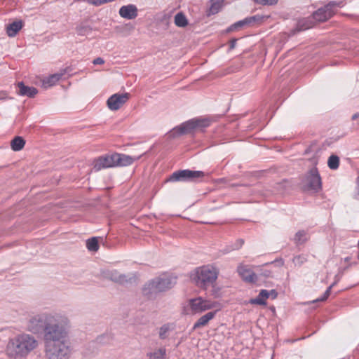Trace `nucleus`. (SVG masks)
<instances>
[{
    "label": "nucleus",
    "mask_w": 359,
    "mask_h": 359,
    "mask_svg": "<svg viewBox=\"0 0 359 359\" xmlns=\"http://www.w3.org/2000/svg\"><path fill=\"white\" fill-rule=\"evenodd\" d=\"M38 345V341L34 336L22 333L8 340L6 352L11 358L25 359L37 348Z\"/></svg>",
    "instance_id": "obj_1"
},
{
    "label": "nucleus",
    "mask_w": 359,
    "mask_h": 359,
    "mask_svg": "<svg viewBox=\"0 0 359 359\" xmlns=\"http://www.w3.org/2000/svg\"><path fill=\"white\" fill-rule=\"evenodd\" d=\"M69 320L65 316L54 313L43 331L44 344L65 342L68 334Z\"/></svg>",
    "instance_id": "obj_2"
},
{
    "label": "nucleus",
    "mask_w": 359,
    "mask_h": 359,
    "mask_svg": "<svg viewBox=\"0 0 359 359\" xmlns=\"http://www.w3.org/2000/svg\"><path fill=\"white\" fill-rule=\"evenodd\" d=\"M218 274L219 270L215 266L205 265L192 271L190 278L196 285L206 289L216 281Z\"/></svg>",
    "instance_id": "obj_3"
},
{
    "label": "nucleus",
    "mask_w": 359,
    "mask_h": 359,
    "mask_svg": "<svg viewBox=\"0 0 359 359\" xmlns=\"http://www.w3.org/2000/svg\"><path fill=\"white\" fill-rule=\"evenodd\" d=\"M176 284V278L170 275H162L149 281L143 287V293L147 296L165 291Z\"/></svg>",
    "instance_id": "obj_4"
},
{
    "label": "nucleus",
    "mask_w": 359,
    "mask_h": 359,
    "mask_svg": "<svg viewBox=\"0 0 359 359\" xmlns=\"http://www.w3.org/2000/svg\"><path fill=\"white\" fill-rule=\"evenodd\" d=\"M212 121L210 117H198L190 119L180 126L173 128L170 132V136L175 137L177 136L191 133L196 129H203L208 127Z\"/></svg>",
    "instance_id": "obj_5"
},
{
    "label": "nucleus",
    "mask_w": 359,
    "mask_h": 359,
    "mask_svg": "<svg viewBox=\"0 0 359 359\" xmlns=\"http://www.w3.org/2000/svg\"><path fill=\"white\" fill-rule=\"evenodd\" d=\"M69 353V346L66 341L45 344V356L47 359H67Z\"/></svg>",
    "instance_id": "obj_6"
},
{
    "label": "nucleus",
    "mask_w": 359,
    "mask_h": 359,
    "mask_svg": "<svg viewBox=\"0 0 359 359\" xmlns=\"http://www.w3.org/2000/svg\"><path fill=\"white\" fill-rule=\"evenodd\" d=\"M53 315L54 313H42L31 316L27 322V330L34 334L44 331L46 325L51 322Z\"/></svg>",
    "instance_id": "obj_7"
},
{
    "label": "nucleus",
    "mask_w": 359,
    "mask_h": 359,
    "mask_svg": "<svg viewBox=\"0 0 359 359\" xmlns=\"http://www.w3.org/2000/svg\"><path fill=\"white\" fill-rule=\"evenodd\" d=\"M189 306L193 314L201 313L208 310H219V304L217 302L204 299L201 297L190 299L189 300Z\"/></svg>",
    "instance_id": "obj_8"
},
{
    "label": "nucleus",
    "mask_w": 359,
    "mask_h": 359,
    "mask_svg": "<svg viewBox=\"0 0 359 359\" xmlns=\"http://www.w3.org/2000/svg\"><path fill=\"white\" fill-rule=\"evenodd\" d=\"M343 5V1H330L325 7L318 9L313 15V18L318 22L326 21L334 15L337 8Z\"/></svg>",
    "instance_id": "obj_9"
},
{
    "label": "nucleus",
    "mask_w": 359,
    "mask_h": 359,
    "mask_svg": "<svg viewBox=\"0 0 359 359\" xmlns=\"http://www.w3.org/2000/svg\"><path fill=\"white\" fill-rule=\"evenodd\" d=\"M204 176L205 174L202 171L182 170L173 172L170 177V180L173 182H194Z\"/></svg>",
    "instance_id": "obj_10"
},
{
    "label": "nucleus",
    "mask_w": 359,
    "mask_h": 359,
    "mask_svg": "<svg viewBox=\"0 0 359 359\" xmlns=\"http://www.w3.org/2000/svg\"><path fill=\"white\" fill-rule=\"evenodd\" d=\"M129 97L130 94L128 93H116L108 98L107 104L110 110L116 111L129 100Z\"/></svg>",
    "instance_id": "obj_11"
},
{
    "label": "nucleus",
    "mask_w": 359,
    "mask_h": 359,
    "mask_svg": "<svg viewBox=\"0 0 359 359\" xmlns=\"http://www.w3.org/2000/svg\"><path fill=\"white\" fill-rule=\"evenodd\" d=\"M116 153L111 155L101 156L94 161L93 169L96 171L103 168L116 167Z\"/></svg>",
    "instance_id": "obj_12"
},
{
    "label": "nucleus",
    "mask_w": 359,
    "mask_h": 359,
    "mask_svg": "<svg viewBox=\"0 0 359 359\" xmlns=\"http://www.w3.org/2000/svg\"><path fill=\"white\" fill-rule=\"evenodd\" d=\"M306 180L309 189L315 191H318L321 189V178L316 168H313L310 170Z\"/></svg>",
    "instance_id": "obj_13"
},
{
    "label": "nucleus",
    "mask_w": 359,
    "mask_h": 359,
    "mask_svg": "<svg viewBox=\"0 0 359 359\" xmlns=\"http://www.w3.org/2000/svg\"><path fill=\"white\" fill-rule=\"evenodd\" d=\"M137 8L134 4L123 6L120 8L118 13L121 17L128 20L135 19L137 16Z\"/></svg>",
    "instance_id": "obj_14"
},
{
    "label": "nucleus",
    "mask_w": 359,
    "mask_h": 359,
    "mask_svg": "<svg viewBox=\"0 0 359 359\" xmlns=\"http://www.w3.org/2000/svg\"><path fill=\"white\" fill-rule=\"evenodd\" d=\"M238 272L241 278L246 282L255 283L257 280V275L247 266H239L238 267Z\"/></svg>",
    "instance_id": "obj_15"
},
{
    "label": "nucleus",
    "mask_w": 359,
    "mask_h": 359,
    "mask_svg": "<svg viewBox=\"0 0 359 359\" xmlns=\"http://www.w3.org/2000/svg\"><path fill=\"white\" fill-rule=\"evenodd\" d=\"M217 311L218 310L216 309L214 311H210L201 316L194 323L192 330H195L206 326L208 323L215 317Z\"/></svg>",
    "instance_id": "obj_16"
},
{
    "label": "nucleus",
    "mask_w": 359,
    "mask_h": 359,
    "mask_svg": "<svg viewBox=\"0 0 359 359\" xmlns=\"http://www.w3.org/2000/svg\"><path fill=\"white\" fill-rule=\"evenodd\" d=\"M116 156V165L117 166H128L131 165L134 161H137L141 156H131L123 154H117Z\"/></svg>",
    "instance_id": "obj_17"
},
{
    "label": "nucleus",
    "mask_w": 359,
    "mask_h": 359,
    "mask_svg": "<svg viewBox=\"0 0 359 359\" xmlns=\"http://www.w3.org/2000/svg\"><path fill=\"white\" fill-rule=\"evenodd\" d=\"M104 276L107 278L118 283L123 284L128 282L127 276L116 270L107 271Z\"/></svg>",
    "instance_id": "obj_18"
},
{
    "label": "nucleus",
    "mask_w": 359,
    "mask_h": 359,
    "mask_svg": "<svg viewBox=\"0 0 359 359\" xmlns=\"http://www.w3.org/2000/svg\"><path fill=\"white\" fill-rule=\"evenodd\" d=\"M18 86L19 90L18 94L22 96L34 97L38 93L36 88L27 86L23 83V82L18 83Z\"/></svg>",
    "instance_id": "obj_19"
},
{
    "label": "nucleus",
    "mask_w": 359,
    "mask_h": 359,
    "mask_svg": "<svg viewBox=\"0 0 359 359\" xmlns=\"http://www.w3.org/2000/svg\"><path fill=\"white\" fill-rule=\"evenodd\" d=\"M269 297V292L266 290H262L256 298L250 299L251 304L266 305V300Z\"/></svg>",
    "instance_id": "obj_20"
},
{
    "label": "nucleus",
    "mask_w": 359,
    "mask_h": 359,
    "mask_svg": "<svg viewBox=\"0 0 359 359\" xmlns=\"http://www.w3.org/2000/svg\"><path fill=\"white\" fill-rule=\"evenodd\" d=\"M22 27V22L21 20L15 21L9 24L6 27V33L8 36L13 37Z\"/></svg>",
    "instance_id": "obj_21"
},
{
    "label": "nucleus",
    "mask_w": 359,
    "mask_h": 359,
    "mask_svg": "<svg viewBox=\"0 0 359 359\" xmlns=\"http://www.w3.org/2000/svg\"><path fill=\"white\" fill-rule=\"evenodd\" d=\"M256 20L255 16L246 18L244 20H240L236 22V23L233 24L231 27H229L227 29L228 32H232L234 30H237L244 26L248 25L252 22H254Z\"/></svg>",
    "instance_id": "obj_22"
},
{
    "label": "nucleus",
    "mask_w": 359,
    "mask_h": 359,
    "mask_svg": "<svg viewBox=\"0 0 359 359\" xmlns=\"http://www.w3.org/2000/svg\"><path fill=\"white\" fill-rule=\"evenodd\" d=\"M25 144V140L20 136L15 137L11 142V149L15 151H20L22 150Z\"/></svg>",
    "instance_id": "obj_23"
},
{
    "label": "nucleus",
    "mask_w": 359,
    "mask_h": 359,
    "mask_svg": "<svg viewBox=\"0 0 359 359\" xmlns=\"http://www.w3.org/2000/svg\"><path fill=\"white\" fill-rule=\"evenodd\" d=\"M62 74H54L46 78L43 81V86L45 88L54 86L62 77Z\"/></svg>",
    "instance_id": "obj_24"
},
{
    "label": "nucleus",
    "mask_w": 359,
    "mask_h": 359,
    "mask_svg": "<svg viewBox=\"0 0 359 359\" xmlns=\"http://www.w3.org/2000/svg\"><path fill=\"white\" fill-rule=\"evenodd\" d=\"M223 0H210V6L208 11V15L217 13L222 8Z\"/></svg>",
    "instance_id": "obj_25"
},
{
    "label": "nucleus",
    "mask_w": 359,
    "mask_h": 359,
    "mask_svg": "<svg viewBox=\"0 0 359 359\" xmlns=\"http://www.w3.org/2000/svg\"><path fill=\"white\" fill-rule=\"evenodd\" d=\"M174 22L175 25L179 27H184L188 25V20L185 15L181 12L175 15Z\"/></svg>",
    "instance_id": "obj_26"
},
{
    "label": "nucleus",
    "mask_w": 359,
    "mask_h": 359,
    "mask_svg": "<svg viewBox=\"0 0 359 359\" xmlns=\"http://www.w3.org/2000/svg\"><path fill=\"white\" fill-rule=\"evenodd\" d=\"M166 353V350L164 348H158L154 352H149L147 354V356L149 359H164Z\"/></svg>",
    "instance_id": "obj_27"
},
{
    "label": "nucleus",
    "mask_w": 359,
    "mask_h": 359,
    "mask_svg": "<svg viewBox=\"0 0 359 359\" xmlns=\"http://www.w3.org/2000/svg\"><path fill=\"white\" fill-rule=\"evenodd\" d=\"M309 238L308 233L306 231L301 230L296 233L294 236V241L297 244H302L306 242Z\"/></svg>",
    "instance_id": "obj_28"
},
{
    "label": "nucleus",
    "mask_w": 359,
    "mask_h": 359,
    "mask_svg": "<svg viewBox=\"0 0 359 359\" xmlns=\"http://www.w3.org/2000/svg\"><path fill=\"white\" fill-rule=\"evenodd\" d=\"M327 165L331 170H337L339 165V158L336 155H331L328 158Z\"/></svg>",
    "instance_id": "obj_29"
},
{
    "label": "nucleus",
    "mask_w": 359,
    "mask_h": 359,
    "mask_svg": "<svg viewBox=\"0 0 359 359\" xmlns=\"http://www.w3.org/2000/svg\"><path fill=\"white\" fill-rule=\"evenodd\" d=\"M86 246L88 250L90 251H97L99 249L97 238L96 237H93L87 240Z\"/></svg>",
    "instance_id": "obj_30"
},
{
    "label": "nucleus",
    "mask_w": 359,
    "mask_h": 359,
    "mask_svg": "<svg viewBox=\"0 0 359 359\" xmlns=\"http://www.w3.org/2000/svg\"><path fill=\"white\" fill-rule=\"evenodd\" d=\"M171 330V326L170 324H165L162 325L159 329V337L161 339H164L167 338L168 332Z\"/></svg>",
    "instance_id": "obj_31"
},
{
    "label": "nucleus",
    "mask_w": 359,
    "mask_h": 359,
    "mask_svg": "<svg viewBox=\"0 0 359 359\" xmlns=\"http://www.w3.org/2000/svg\"><path fill=\"white\" fill-rule=\"evenodd\" d=\"M335 284H336V282H334L330 287H328V288L326 290V291L325 292L323 295L320 298H318V299L314 300L313 302L325 301L330 296V294L331 293V290L334 287V285H335Z\"/></svg>",
    "instance_id": "obj_32"
},
{
    "label": "nucleus",
    "mask_w": 359,
    "mask_h": 359,
    "mask_svg": "<svg viewBox=\"0 0 359 359\" xmlns=\"http://www.w3.org/2000/svg\"><path fill=\"white\" fill-rule=\"evenodd\" d=\"M255 3L262 5L272 6L278 3V0H253Z\"/></svg>",
    "instance_id": "obj_33"
},
{
    "label": "nucleus",
    "mask_w": 359,
    "mask_h": 359,
    "mask_svg": "<svg viewBox=\"0 0 359 359\" xmlns=\"http://www.w3.org/2000/svg\"><path fill=\"white\" fill-rule=\"evenodd\" d=\"M93 64L94 65H102L104 64V61L102 58L101 57H97L95 58L94 60H93Z\"/></svg>",
    "instance_id": "obj_34"
},
{
    "label": "nucleus",
    "mask_w": 359,
    "mask_h": 359,
    "mask_svg": "<svg viewBox=\"0 0 359 359\" xmlns=\"http://www.w3.org/2000/svg\"><path fill=\"white\" fill-rule=\"evenodd\" d=\"M243 244V240H239L236 241V246L233 248V250L238 249L242 246Z\"/></svg>",
    "instance_id": "obj_35"
},
{
    "label": "nucleus",
    "mask_w": 359,
    "mask_h": 359,
    "mask_svg": "<svg viewBox=\"0 0 359 359\" xmlns=\"http://www.w3.org/2000/svg\"><path fill=\"white\" fill-rule=\"evenodd\" d=\"M236 39H233L231 40L230 43H229V48L233 49L236 46Z\"/></svg>",
    "instance_id": "obj_36"
},
{
    "label": "nucleus",
    "mask_w": 359,
    "mask_h": 359,
    "mask_svg": "<svg viewBox=\"0 0 359 359\" xmlns=\"http://www.w3.org/2000/svg\"><path fill=\"white\" fill-rule=\"evenodd\" d=\"M269 297L271 296L273 299H275L277 297V292L275 290H271L269 291Z\"/></svg>",
    "instance_id": "obj_37"
},
{
    "label": "nucleus",
    "mask_w": 359,
    "mask_h": 359,
    "mask_svg": "<svg viewBox=\"0 0 359 359\" xmlns=\"http://www.w3.org/2000/svg\"><path fill=\"white\" fill-rule=\"evenodd\" d=\"M358 117H359V113H356V114H354L353 115V116H352V119H353V120H355V119H356V118H358Z\"/></svg>",
    "instance_id": "obj_38"
},
{
    "label": "nucleus",
    "mask_w": 359,
    "mask_h": 359,
    "mask_svg": "<svg viewBox=\"0 0 359 359\" xmlns=\"http://www.w3.org/2000/svg\"><path fill=\"white\" fill-rule=\"evenodd\" d=\"M300 259H301V257L298 256V257H295L293 260H294V262H297V261H299Z\"/></svg>",
    "instance_id": "obj_39"
},
{
    "label": "nucleus",
    "mask_w": 359,
    "mask_h": 359,
    "mask_svg": "<svg viewBox=\"0 0 359 359\" xmlns=\"http://www.w3.org/2000/svg\"><path fill=\"white\" fill-rule=\"evenodd\" d=\"M358 190H359V177L358 178Z\"/></svg>",
    "instance_id": "obj_40"
}]
</instances>
